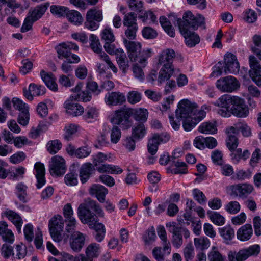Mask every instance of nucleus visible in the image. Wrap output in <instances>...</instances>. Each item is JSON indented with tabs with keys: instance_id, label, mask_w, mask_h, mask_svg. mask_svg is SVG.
Here are the masks:
<instances>
[{
	"instance_id": "obj_1",
	"label": "nucleus",
	"mask_w": 261,
	"mask_h": 261,
	"mask_svg": "<svg viewBox=\"0 0 261 261\" xmlns=\"http://www.w3.org/2000/svg\"><path fill=\"white\" fill-rule=\"evenodd\" d=\"M214 105L220 107L217 113L224 117H229L232 114L237 117L244 118L249 114V110L244 100L238 96L224 94Z\"/></svg>"
},
{
	"instance_id": "obj_2",
	"label": "nucleus",
	"mask_w": 261,
	"mask_h": 261,
	"mask_svg": "<svg viewBox=\"0 0 261 261\" xmlns=\"http://www.w3.org/2000/svg\"><path fill=\"white\" fill-rule=\"evenodd\" d=\"M197 106L188 99L181 100L178 105V109L176 111L177 117H191L197 123L201 121L205 116L206 111L209 110V107L203 105L200 110H197Z\"/></svg>"
},
{
	"instance_id": "obj_3",
	"label": "nucleus",
	"mask_w": 261,
	"mask_h": 261,
	"mask_svg": "<svg viewBox=\"0 0 261 261\" xmlns=\"http://www.w3.org/2000/svg\"><path fill=\"white\" fill-rule=\"evenodd\" d=\"M97 206L95 201H89L81 203L77 210V215L80 220L83 223H88L89 227L95 230V238L98 237L97 217L96 213Z\"/></svg>"
},
{
	"instance_id": "obj_4",
	"label": "nucleus",
	"mask_w": 261,
	"mask_h": 261,
	"mask_svg": "<svg viewBox=\"0 0 261 261\" xmlns=\"http://www.w3.org/2000/svg\"><path fill=\"white\" fill-rule=\"evenodd\" d=\"M175 57V53L172 49H166L162 51L159 56V63L163 65L158 79L160 84L169 80L174 75L176 70L174 69L172 62Z\"/></svg>"
},
{
	"instance_id": "obj_5",
	"label": "nucleus",
	"mask_w": 261,
	"mask_h": 261,
	"mask_svg": "<svg viewBox=\"0 0 261 261\" xmlns=\"http://www.w3.org/2000/svg\"><path fill=\"white\" fill-rule=\"evenodd\" d=\"M177 23L179 31H181L182 29L190 30V29L196 30L200 27L203 29L206 28L204 17L200 14L194 15L190 11H187L184 13L182 20L178 19Z\"/></svg>"
},
{
	"instance_id": "obj_6",
	"label": "nucleus",
	"mask_w": 261,
	"mask_h": 261,
	"mask_svg": "<svg viewBox=\"0 0 261 261\" xmlns=\"http://www.w3.org/2000/svg\"><path fill=\"white\" fill-rule=\"evenodd\" d=\"M166 227L168 231L172 234V244L176 248H179L183 244V237L187 239L190 235V231L186 227L179 226L172 221L166 223Z\"/></svg>"
},
{
	"instance_id": "obj_7",
	"label": "nucleus",
	"mask_w": 261,
	"mask_h": 261,
	"mask_svg": "<svg viewBox=\"0 0 261 261\" xmlns=\"http://www.w3.org/2000/svg\"><path fill=\"white\" fill-rule=\"evenodd\" d=\"M130 108H121L115 111L112 114L110 120L115 125H119L123 129H127L131 126L130 117Z\"/></svg>"
},
{
	"instance_id": "obj_8",
	"label": "nucleus",
	"mask_w": 261,
	"mask_h": 261,
	"mask_svg": "<svg viewBox=\"0 0 261 261\" xmlns=\"http://www.w3.org/2000/svg\"><path fill=\"white\" fill-rule=\"evenodd\" d=\"M49 232L53 240L60 242L62 240V233L64 226V220L61 215H55L49 221Z\"/></svg>"
},
{
	"instance_id": "obj_9",
	"label": "nucleus",
	"mask_w": 261,
	"mask_h": 261,
	"mask_svg": "<svg viewBox=\"0 0 261 261\" xmlns=\"http://www.w3.org/2000/svg\"><path fill=\"white\" fill-rule=\"evenodd\" d=\"M217 88L223 92L231 93L237 90L240 87V83L235 77L227 76L221 77L217 81Z\"/></svg>"
},
{
	"instance_id": "obj_10",
	"label": "nucleus",
	"mask_w": 261,
	"mask_h": 261,
	"mask_svg": "<svg viewBox=\"0 0 261 261\" xmlns=\"http://www.w3.org/2000/svg\"><path fill=\"white\" fill-rule=\"evenodd\" d=\"M66 171L65 160L61 156L55 155L53 156L49 162V171L53 176L63 175Z\"/></svg>"
},
{
	"instance_id": "obj_11",
	"label": "nucleus",
	"mask_w": 261,
	"mask_h": 261,
	"mask_svg": "<svg viewBox=\"0 0 261 261\" xmlns=\"http://www.w3.org/2000/svg\"><path fill=\"white\" fill-rule=\"evenodd\" d=\"M250 69L249 74L252 81L258 86L261 87V65L253 56L249 57Z\"/></svg>"
},
{
	"instance_id": "obj_12",
	"label": "nucleus",
	"mask_w": 261,
	"mask_h": 261,
	"mask_svg": "<svg viewBox=\"0 0 261 261\" xmlns=\"http://www.w3.org/2000/svg\"><path fill=\"white\" fill-rule=\"evenodd\" d=\"M170 139V136L167 133L162 134H154L148 140L147 149L148 152L154 155L157 152L158 146L161 143H166Z\"/></svg>"
},
{
	"instance_id": "obj_13",
	"label": "nucleus",
	"mask_w": 261,
	"mask_h": 261,
	"mask_svg": "<svg viewBox=\"0 0 261 261\" xmlns=\"http://www.w3.org/2000/svg\"><path fill=\"white\" fill-rule=\"evenodd\" d=\"M123 42L127 50L128 56L130 61L136 62L141 50V44L140 42L123 38Z\"/></svg>"
},
{
	"instance_id": "obj_14",
	"label": "nucleus",
	"mask_w": 261,
	"mask_h": 261,
	"mask_svg": "<svg viewBox=\"0 0 261 261\" xmlns=\"http://www.w3.org/2000/svg\"><path fill=\"white\" fill-rule=\"evenodd\" d=\"M98 161L94 159L93 164L91 163H86L83 164L80 167L79 170L80 179L82 184L86 183L90 177L95 173Z\"/></svg>"
},
{
	"instance_id": "obj_15",
	"label": "nucleus",
	"mask_w": 261,
	"mask_h": 261,
	"mask_svg": "<svg viewBox=\"0 0 261 261\" xmlns=\"http://www.w3.org/2000/svg\"><path fill=\"white\" fill-rule=\"evenodd\" d=\"M56 50L59 59H68L70 57L71 51H77L79 46L72 42H63L56 47Z\"/></svg>"
},
{
	"instance_id": "obj_16",
	"label": "nucleus",
	"mask_w": 261,
	"mask_h": 261,
	"mask_svg": "<svg viewBox=\"0 0 261 261\" xmlns=\"http://www.w3.org/2000/svg\"><path fill=\"white\" fill-rule=\"evenodd\" d=\"M225 66L224 72L227 73L236 74L239 72L240 66L235 55L231 53H227L224 57Z\"/></svg>"
},
{
	"instance_id": "obj_17",
	"label": "nucleus",
	"mask_w": 261,
	"mask_h": 261,
	"mask_svg": "<svg viewBox=\"0 0 261 261\" xmlns=\"http://www.w3.org/2000/svg\"><path fill=\"white\" fill-rule=\"evenodd\" d=\"M254 189L253 186L250 184L243 183L233 185L227 188V191L231 195L238 196L249 195Z\"/></svg>"
},
{
	"instance_id": "obj_18",
	"label": "nucleus",
	"mask_w": 261,
	"mask_h": 261,
	"mask_svg": "<svg viewBox=\"0 0 261 261\" xmlns=\"http://www.w3.org/2000/svg\"><path fill=\"white\" fill-rule=\"evenodd\" d=\"M84 25L85 28L91 31L97 30L98 28V10L96 8L90 9L87 11Z\"/></svg>"
},
{
	"instance_id": "obj_19",
	"label": "nucleus",
	"mask_w": 261,
	"mask_h": 261,
	"mask_svg": "<svg viewBox=\"0 0 261 261\" xmlns=\"http://www.w3.org/2000/svg\"><path fill=\"white\" fill-rule=\"evenodd\" d=\"M105 101L108 106H119L126 101L125 95L120 92H112L105 96Z\"/></svg>"
},
{
	"instance_id": "obj_20",
	"label": "nucleus",
	"mask_w": 261,
	"mask_h": 261,
	"mask_svg": "<svg viewBox=\"0 0 261 261\" xmlns=\"http://www.w3.org/2000/svg\"><path fill=\"white\" fill-rule=\"evenodd\" d=\"M85 236L80 231H74L71 236L70 247L75 252L81 251L85 243Z\"/></svg>"
},
{
	"instance_id": "obj_21",
	"label": "nucleus",
	"mask_w": 261,
	"mask_h": 261,
	"mask_svg": "<svg viewBox=\"0 0 261 261\" xmlns=\"http://www.w3.org/2000/svg\"><path fill=\"white\" fill-rule=\"evenodd\" d=\"M3 215L15 225L18 233L21 232L23 220L18 213L11 210L7 209L3 213Z\"/></svg>"
},
{
	"instance_id": "obj_22",
	"label": "nucleus",
	"mask_w": 261,
	"mask_h": 261,
	"mask_svg": "<svg viewBox=\"0 0 261 261\" xmlns=\"http://www.w3.org/2000/svg\"><path fill=\"white\" fill-rule=\"evenodd\" d=\"M64 107L67 113L72 116H77L82 115L84 112V108L79 103L75 102L69 98L65 101Z\"/></svg>"
},
{
	"instance_id": "obj_23",
	"label": "nucleus",
	"mask_w": 261,
	"mask_h": 261,
	"mask_svg": "<svg viewBox=\"0 0 261 261\" xmlns=\"http://www.w3.org/2000/svg\"><path fill=\"white\" fill-rule=\"evenodd\" d=\"M78 163H74L70 167L69 172L64 177V182L68 186H76L78 184L77 173L76 168L79 167Z\"/></svg>"
},
{
	"instance_id": "obj_24",
	"label": "nucleus",
	"mask_w": 261,
	"mask_h": 261,
	"mask_svg": "<svg viewBox=\"0 0 261 261\" xmlns=\"http://www.w3.org/2000/svg\"><path fill=\"white\" fill-rule=\"evenodd\" d=\"M180 32L184 36L185 43L187 46L193 47L199 43V36L194 31L182 29L180 31Z\"/></svg>"
},
{
	"instance_id": "obj_25",
	"label": "nucleus",
	"mask_w": 261,
	"mask_h": 261,
	"mask_svg": "<svg viewBox=\"0 0 261 261\" xmlns=\"http://www.w3.org/2000/svg\"><path fill=\"white\" fill-rule=\"evenodd\" d=\"M259 251L260 247L258 245H254L240 250L238 252V261H245L250 256L257 255Z\"/></svg>"
},
{
	"instance_id": "obj_26",
	"label": "nucleus",
	"mask_w": 261,
	"mask_h": 261,
	"mask_svg": "<svg viewBox=\"0 0 261 261\" xmlns=\"http://www.w3.org/2000/svg\"><path fill=\"white\" fill-rule=\"evenodd\" d=\"M35 175L37 180L36 185L38 188H41L46 182L45 179V169L43 164L40 162L36 163L34 165Z\"/></svg>"
},
{
	"instance_id": "obj_27",
	"label": "nucleus",
	"mask_w": 261,
	"mask_h": 261,
	"mask_svg": "<svg viewBox=\"0 0 261 261\" xmlns=\"http://www.w3.org/2000/svg\"><path fill=\"white\" fill-rule=\"evenodd\" d=\"M116 61L119 69L123 73L126 74L129 68L130 65L129 61L123 49L118 51V54L116 56Z\"/></svg>"
},
{
	"instance_id": "obj_28",
	"label": "nucleus",
	"mask_w": 261,
	"mask_h": 261,
	"mask_svg": "<svg viewBox=\"0 0 261 261\" xmlns=\"http://www.w3.org/2000/svg\"><path fill=\"white\" fill-rule=\"evenodd\" d=\"M157 233L161 240L164 251L167 254H170L171 246L170 241L168 240L167 234L165 227L162 225L159 226L157 228Z\"/></svg>"
},
{
	"instance_id": "obj_29",
	"label": "nucleus",
	"mask_w": 261,
	"mask_h": 261,
	"mask_svg": "<svg viewBox=\"0 0 261 261\" xmlns=\"http://www.w3.org/2000/svg\"><path fill=\"white\" fill-rule=\"evenodd\" d=\"M227 139L226 140L227 147L230 151L236 149L238 145V140L236 135L237 134L236 128L231 126L227 129Z\"/></svg>"
},
{
	"instance_id": "obj_30",
	"label": "nucleus",
	"mask_w": 261,
	"mask_h": 261,
	"mask_svg": "<svg viewBox=\"0 0 261 261\" xmlns=\"http://www.w3.org/2000/svg\"><path fill=\"white\" fill-rule=\"evenodd\" d=\"M253 234V229L251 224H246L241 226L237 232L238 239L241 241L249 240Z\"/></svg>"
},
{
	"instance_id": "obj_31",
	"label": "nucleus",
	"mask_w": 261,
	"mask_h": 261,
	"mask_svg": "<svg viewBox=\"0 0 261 261\" xmlns=\"http://www.w3.org/2000/svg\"><path fill=\"white\" fill-rule=\"evenodd\" d=\"M40 76L42 80L48 88L54 91H57L58 85L56 82V78L53 73L41 70L40 72Z\"/></svg>"
},
{
	"instance_id": "obj_32",
	"label": "nucleus",
	"mask_w": 261,
	"mask_h": 261,
	"mask_svg": "<svg viewBox=\"0 0 261 261\" xmlns=\"http://www.w3.org/2000/svg\"><path fill=\"white\" fill-rule=\"evenodd\" d=\"M99 58L100 59L101 63L99 65V68L103 65L107 68L112 70V71L116 73L118 72V69L114 64L112 62L111 58L105 52L99 50Z\"/></svg>"
},
{
	"instance_id": "obj_33",
	"label": "nucleus",
	"mask_w": 261,
	"mask_h": 261,
	"mask_svg": "<svg viewBox=\"0 0 261 261\" xmlns=\"http://www.w3.org/2000/svg\"><path fill=\"white\" fill-rule=\"evenodd\" d=\"M48 7L47 4L38 5L33 9L30 10L28 15L36 21L45 13Z\"/></svg>"
},
{
	"instance_id": "obj_34",
	"label": "nucleus",
	"mask_w": 261,
	"mask_h": 261,
	"mask_svg": "<svg viewBox=\"0 0 261 261\" xmlns=\"http://www.w3.org/2000/svg\"><path fill=\"white\" fill-rule=\"evenodd\" d=\"M66 16L69 22L76 26L81 25L83 22L81 14L76 10L68 9Z\"/></svg>"
},
{
	"instance_id": "obj_35",
	"label": "nucleus",
	"mask_w": 261,
	"mask_h": 261,
	"mask_svg": "<svg viewBox=\"0 0 261 261\" xmlns=\"http://www.w3.org/2000/svg\"><path fill=\"white\" fill-rule=\"evenodd\" d=\"M147 129L143 123L135 124L132 129V136L136 140L142 139L146 134Z\"/></svg>"
},
{
	"instance_id": "obj_36",
	"label": "nucleus",
	"mask_w": 261,
	"mask_h": 261,
	"mask_svg": "<svg viewBox=\"0 0 261 261\" xmlns=\"http://www.w3.org/2000/svg\"><path fill=\"white\" fill-rule=\"evenodd\" d=\"M230 154L231 159L232 162L235 164H238L241 159L246 160L250 155V153L248 150H245L243 152L241 148L234 149Z\"/></svg>"
},
{
	"instance_id": "obj_37",
	"label": "nucleus",
	"mask_w": 261,
	"mask_h": 261,
	"mask_svg": "<svg viewBox=\"0 0 261 261\" xmlns=\"http://www.w3.org/2000/svg\"><path fill=\"white\" fill-rule=\"evenodd\" d=\"M122 172L123 170L118 166L106 164L99 165V173L119 174Z\"/></svg>"
},
{
	"instance_id": "obj_38",
	"label": "nucleus",
	"mask_w": 261,
	"mask_h": 261,
	"mask_svg": "<svg viewBox=\"0 0 261 261\" xmlns=\"http://www.w3.org/2000/svg\"><path fill=\"white\" fill-rule=\"evenodd\" d=\"M131 116L132 115L135 120L137 121L145 122L148 117V111L146 109L143 108L130 109Z\"/></svg>"
},
{
	"instance_id": "obj_39",
	"label": "nucleus",
	"mask_w": 261,
	"mask_h": 261,
	"mask_svg": "<svg viewBox=\"0 0 261 261\" xmlns=\"http://www.w3.org/2000/svg\"><path fill=\"white\" fill-rule=\"evenodd\" d=\"M78 125L75 124H67L64 128V138L66 141L72 140L77 132Z\"/></svg>"
},
{
	"instance_id": "obj_40",
	"label": "nucleus",
	"mask_w": 261,
	"mask_h": 261,
	"mask_svg": "<svg viewBox=\"0 0 261 261\" xmlns=\"http://www.w3.org/2000/svg\"><path fill=\"white\" fill-rule=\"evenodd\" d=\"M220 236L226 241L228 242L231 241L235 236L234 229L230 225H226L219 229Z\"/></svg>"
},
{
	"instance_id": "obj_41",
	"label": "nucleus",
	"mask_w": 261,
	"mask_h": 261,
	"mask_svg": "<svg viewBox=\"0 0 261 261\" xmlns=\"http://www.w3.org/2000/svg\"><path fill=\"white\" fill-rule=\"evenodd\" d=\"M207 215L211 221L218 226H221L225 222V218L217 212H207Z\"/></svg>"
},
{
	"instance_id": "obj_42",
	"label": "nucleus",
	"mask_w": 261,
	"mask_h": 261,
	"mask_svg": "<svg viewBox=\"0 0 261 261\" xmlns=\"http://www.w3.org/2000/svg\"><path fill=\"white\" fill-rule=\"evenodd\" d=\"M160 22L162 28L168 35L171 37H174L175 36V33L174 30L170 22L166 17L164 16H161L160 18Z\"/></svg>"
},
{
	"instance_id": "obj_43",
	"label": "nucleus",
	"mask_w": 261,
	"mask_h": 261,
	"mask_svg": "<svg viewBox=\"0 0 261 261\" xmlns=\"http://www.w3.org/2000/svg\"><path fill=\"white\" fill-rule=\"evenodd\" d=\"M172 166L175 168L171 170L173 174H185L187 172L186 164L184 162H180L178 160L173 159Z\"/></svg>"
},
{
	"instance_id": "obj_44",
	"label": "nucleus",
	"mask_w": 261,
	"mask_h": 261,
	"mask_svg": "<svg viewBox=\"0 0 261 261\" xmlns=\"http://www.w3.org/2000/svg\"><path fill=\"white\" fill-rule=\"evenodd\" d=\"M27 252V250L25 245L22 243L17 244L15 248V252L14 251L13 259H23L26 256Z\"/></svg>"
},
{
	"instance_id": "obj_45",
	"label": "nucleus",
	"mask_w": 261,
	"mask_h": 261,
	"mask_svg": "<svg viewBox=\"0 0 261 261\" xmlns=\"http://www.w3.org/2000/svg\"><path fill=\"white\" fill-rule=\"evenodd\" d=\"M62 146V143L59 140H54L48 142L46 149L49 153L54 154L61 149Z\"/></svg>"
},
{
	"instance_id": "obj_46",
	"label": "nucleus",
	"mask_w": 261,
	"mask_h": 261,
	"mask_svg": "<svg viewBox=\"0 0 261 261\" xmlns=\"http://www.w3.org/2000/svg\"><path fill=\"white\" fill-rule=\"evenodd\" d=\"M217 129L216 125L212 122H204L199 126V131L205 134H215Z\"/></svg>"
},
{
	"instance_id": "obj_47",
	"label": "nucleus",
	"mask_w": 261,
	"mask_h": 261,
	"mask_svg": "<svg viewBox=\"0 0 261 261\" xmlns=\"http://www.w3.org/2000/svg\"><path fill=\"white\" fill-rule=\"evenodd\" d=\"M194 242L196 248L201 250L208 248L210 245L209 239L205 237L195 238Z\"/></svg>"
},
{
	"instance_id": "obj_48",
	"label": "nucleus",
	"mask_w": 261,
	"mask_h": 261,
	"mask_svg": "<svg viewBox=\"0 0 261 261\" xmlns=\"http://www.w3.org/2000/svg\"><path fill=\"white\" fill-rule=\"evenodd\" d=\"M152 49L150 48L143 49L142 51L141 50L137 61L144 67L147 63V59L152 56Z\"/></svg>"
},
{
	"instance_id": "obj_49",
	"label": "nucleus",
	"mask_w": 261,
	"mask_h": 261,
	"mask_svg": "<svg viewBox=\"0 0 261 261\" xmlns=\"http://www.w3.org/2000/svg\"><path fill=\"white\" fill-rule=\"evenodd\" d=\"M70 98L74 99L75 100L83 102H88L91 99V95L87 91H83L75 94L74 96H71Z\"/></svg>"
},
{
	"instance_id": "obj_50",
	"label": "nucleus",
	"mask_w": 261,
	"mask_h": 261,
	"mask_svg": "<svg viewBox=\"0 0 261 261\" xmlns=\"http://www.w3.org/2000/svg\"><path fill=\"white\" fill-rule=\"evenodd\" d=\"M123 22L124 25L127 27L137 26L136 15L134 12L128 13L124 17Z\"/></svg>"
},
{
	"instance_id": "obj_51",
	"label": "nucleus",
	"mask_w": 261,
	"mask_h": 261,
	"mask_svg": "<svg viewBox=\"0 0 261 261\" xmlns=\"http://www.w3.org/2000/svg\"><path fill=\"white\" fill-rule=\"evenodd\" d=\"M2 255L5 258H9L14 255L13 247L8 243L4 244L1 248Z\"/></svg>"
},
{
	"instance_id": "obj_52",
	"label": "nucleus",
	"mask_w": 261,
	"mask_h": 261,
	"mask_svg": "<svg viewBox=\"0 0 261 261\" xmlns=\"http://www.w3.org/2000/svg\"><path fill=\"white\" fill-rule=\"evenodd\" d=\"M68 8L64 6L52 5L50 7V12L58 17H61L66 14Z\"/></svg>"
},
{
	"instance_id": "obj_53",
	"label": "nucleus",
	"mask_w": 261,
	"mask_h": 261,
	"mask_svg": "<svg viewBox=\"0 0 261 261\" xmlns=\"http://www.w3.org/2000/svg\"><path fill=\"white\" fill-rule=\"evenodd\" d=\"M103 48L105 50L109 55H115V56L118 54V50H123L121 48H116L113 42L111 41L105 42L103 45Z\"/></svg>"
},
{
	"instance_id": "obj_54",
	"label": "nucleus",
	"mask_w": 261,
	"mask_h": 261,
	"mask_svg": "<svg viewBox=\"0 0 261 261\" xmlns=\"http://www.w3.org/2000/svg\"><path fill=\"white\" fill-rule=\"evenodd\" d=\"M101 40L105 41V42L108 41L114 42L115 41V37L112 30L107 27L101 33Z\"/></svg>"
},
{
	"instance_id": "obj_55",
	"label": "nucleus",
	"mask_w": 261,
	"mask_h": 261,
	"mask_svg": "<svg viewBox=\"0 0 261 261\" xmlns=\"http://www.w3.org/2000/svg\"><path fill=\"white\" fill-rule=\"evenodd\" d=\"M111 142L113 144L117 143L121 137V132L117 126H114L111 132Z\"/></svg>"
},
{
	"instance_id": "obj_56",
	"label": "nucleus",
	"mask_w": 261,
	"mask_h": 261,
	"mask_svg": "<svg viewBox=\"0 0 261 261\" xmlns=\"http://www.w3.org/2000/svg\"><path fill=\"white\" fill-rule=\"evenodd\" d=\"M98 252V246L95 243L89 244L86 249V255L92 260L93 258L96 257Z\"/></svg>"
},
{
	"instance_id": "obj_57",
	"label": "nucleus",
	"mask_w": 261,
	"mask_h": 261,
	"mask_svg": "<svg viewBox=\"0 0 261 261\" xmlns=\"http://www.w3.org/2000/svg\"><path fill=\"white\" fill-rule=\"evenodd\" d=\"M142 34L144 38L148 39H153L158 36L157 32L150 27H146L142 31Z\"/></svg>"
},
{
	"instance_id": "obj_58",
	"label": "nucleus",
	"mask_w": 261,
	"mask_h": 261,
	"mask_svg": "<svg viewBox=\"0 0 261 261\" xmlns=\"http://www.w3.org/2000/svg\"><path fill=\"white\" fill-rule=\"evenodd\" d=\"M180 118L185 119L182 123V126L186 131H190L197 124L196 122L191 118V117Z\"/></svg>"
},
{
	"instance_id": "obj_59",
	"label": "nucleus",
	"mask_w": 261,
	"mask_h": 261,
	"mask_svg": "<svg viewBox=\"0 0 261 261\" xmlns=\"http://www.w3.org/2000/svg\"><path fill=\"white\" fill-rule=\"evenodd\" d=\"M30 90L34 96L42 95L45 93V88L44 86L33 83L30 85Z\"/></svg>"
},
{
	"instance_id": "obj_60",
	"label": "nucleus",
	"mask_w": 261,
	"mask_h": 261,
	"mask_svg": "<svg viewBox=\"0 0 261 261\" xmlns=\"http://www.w3.org/2000/svg\"><path fill=\"white\" fill-rule=\"evenodd\" d=\"M127 98L128 102L136 104L141 100V94L138 91H132L128 92Z\"/></svg>"
},
{
	"instance_id": "obj_61",
	"label": "nucleus",
	"mask_w": 261,
	"mask_h": 261,
	"mask_svg": "<svg viewBox=\"0 0 261 261\" xmlns=\"http://www.w3.org/2000/svg\"><path fill=\"white\" fill-rule=\"evenodd\" d=\"M12 103L14 108L19 110L20 113L27 112V111L29 110L28 106L26 105L25 103H23L22 100L17 98H13Z\"/></svg>"
},
{
	"instance_id": "obj_62",
	"label": "nucleus",
	"mask_w": 261,
	"mask_h": 261,
	"mask_svg": "<svg viewBox=\"0 0 261 261\" xmlns=\"http://www.w3.org/2000/svg\"><path fill=\"white\" fill-rule=\"evenodd\" d=\"M235 128L236 131L237 130H240L244 137H249L251 134V128L246 123L239 122L236 124Z\"/></svg>"
},
{
	"instance_id": "obj_63",
	"label": "nucleus",
	"mask_w": 261,
	"mask_h": 261,
	"mask_svg": "<svg viewBox=\"0 0 261 261\" xmlns=\"http://www.w3.org/2000/svg\"><path fill=\"white\" fill-rule=\"evenodd\" d=\"M184 255L186 261L191 260L194 258V250L191 244H188L184 248Z\"/></svg>"
},
{
	"instance_id": "obj_64",
	"label": "nucleus",
	"mask_w": 261,
	"mask_h": 261,
	"mask_svg": "<svg viewBox=\"0 0 261 261\" xmlns=\"http://www.w3.org/2000/svg\"><path fill=\"white\" fill-rule=\"evenodd\" d=\"M208 261H224L225 257L216 250H212L208 254Z\"/></svg>"
}]
</instances>
